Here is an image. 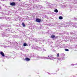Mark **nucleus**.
I'll return each instance as SVG.
<instances>
[{"mask_svg": "<svg viewBox=\"0 0 77 77\" xmlns=\"http://www.w3.org/2000/svg\"><path fill=\"white\" fill-rule=\"evenodd\" d=\"M11 29H5V32H9V31H11Z\"/></svg>", "mask_w": 77, "mask_h": 77, "instance_id": "4468645a", "label": "nucleus"}, {"mask_svg": "<svg viewBox=\"0 0 77 77\" xmlns=\"http://www.w3.org/2000/svg\"><path fill=\"white\" fill-rule=\"evenodd\" d=\"M51 38H55L56 37V36L54 35H52L51 36Z\"/></svg>", "mask_w": 77, "mask_h": 77, "instance_id": "2eb2a0df", "label": "nucleus"}, {"mask_svg": "<svg viewBox=\"0 0 77 77\" xmlns=\"http://www.w3.org/2000/svg\"><path fill=\"white\" fill-rule=\"evenodd\" d=\"M58 10H57V9H56L54 11V12H56V13H57V12H58Z\"/></svg>", "mask_w": 77, "mask_h": 77, "instance_id": "f3484780", "label": "nucleus"}, {"mask_svg": "<svg viewBox=\"0 0 77 77\" xmlns=\"http://www.w3.org/2000/svg\"><path fill=\"white\" fill-rule=\"evenodd\" d=\"M57 57H59V54H57Z\"/></svg>", "mask_w": 77, "mask_h": 77, "instance_id": "4be33fe9", "label": "nucleus"}, {"mask_svg": "<svg viewBox=\"0 0 77 77\" xmlns=\"http://www.w3.org/2000/svg\"><path fill=\"white\" fill-rule=\"evenodd\" d=\"M19 1H20V0H19Z\"/></svg>", "mask_w": 77, "mask_h": 77, "instance_id": "2f4dec72", "label": "nucleus"}, {"mask_svg": "<svg viewBox=\"0 0 77 77\" xmlns=\"http://www.w3.org/2000/svg\"><path fill=\"white\" fill-rule=\"evenodd\" d=\"M67 26H68V27H69L70 28L72 26H73V27H75V28H77V27L75 25L74 23H68L67 24Z\"/></svg>", "mask_w": 77, "mask_h": 77, "instance_id": "f03ea898", "label": "nucleus"}, {"mask_svg": "<svg viewBox=\"0 0 77 77\" xmlns=\"http://www.w3.org/2000/svg\"><path fill=\"white\" fill-rule=\"evenodd\" d=\"M46 57H38V59H45V58Z\"/></svg>", "mask_w": 77, "mask_h": 77, "instance_id": "6e6552de", "label": "nucleus"}, {"mask_svg": "<svg viewBox=\"0 0 77 77\" xmlns=\"http://www.w3.org/2000/svg\"><path fill=\"white\" fill-rule=\"evenodd\" d=\"M49 74H50V73H49Z\"/></svg>", "mask_w": 77, "mask_h": 77, "instance_id": "473e14b6", "label": "nucleus"}, {"mask_svg": "<svg viewBox=\"0 0 77 77\" xmlns=\"http://www.w3.org/2000/svg\"><path fill=\"white\" fill-rule=\"evenodd\" d=\"M38 47L37 46H33L32 47V49H34L35 50H37Z\"/></svg>", "mask_w": 77, "mask_h": 77, "instance_id": "9b49d317", "label": "nucleus"}, {"mask_svg": "<svg viewBox=\"0 0 77 77\" xmlns=\"http://www.w3.org/2000/svg\"><path fill=\"white\" fill-rule=\"evenodd\" d=\"M66 34L67 35H69V33L67 32V33H66Z\"/></svg>", "mask_w": 77, "mask_h": 77, "instance_id": "b1692460", "label": "nucleus"}, {"mask_svg": "<svg viewBox=\"0 0 77 77\" xmlns=\"http://www.w3.org/2000/svg\"><path fill=\"white\" fill-rule=\"evenodd\" d=\"M6 29V27H5V26H1L0 27V29Z\"/></svg>", "mask_w": 77, "mask_h": 77, "instance_id": "423d86ee", "label": "nucleus"}, {"mask_svg": "<svg viewBox=\"0 0 77 77\" xmlns=\"http://www.w3.org/2000/svg\"><path fill=\"white\" fill-rule=\"evenodd\" d=\"M48 57H45V59H51V60H53L54 59L52 57L53 56L51 55L49 56H48Z\"/></svg>", "mask_w": 77, "mask_h": 77, "instance_id": "7ed1b4c3", "label": "nucleus"}, {"mask_svg": "<svg viewBox=\"0 0 77 77\" xmlns=\"http://www.w3.org/2000/svg\"><path fill=\"white\" fill-rule=\"evenodd\" d=\"M59 19H60V20H62V19H63V17L61 16H60L59 17Z\"/></svg>", "mask_w": 77, "mask_h": 77, "instance_id": "aec40b11", "label": "nucleus"}, {"mask_svg": "<svg viewBox=\"0 0 77 77\" xmlns=\"http://www.w3.org/2000/svg\"><path fill=\"white\" fill-rule=\"evenodd\" d=\"M40 48L38 47H37V50H38V51H41V48Z\"/></svg>", "mask_w": 77, "mask_h": 77, "instance_id": "ddd939ff", "label": "nucleus"}, {"mask_svg": "<svg viewBox=\"0 0 77 77\" xmlns=\"http://www.w3.org/2000/svg\"><path fill=\"white\" fill-rule=\"evenodd\" d=\"M74 65V64H72V65Z\"/></svg>", "mask_w": 77, "mask_h": 77, "instance_id": "cd10ccee", "label": "nucleus"}, {"mask_svg": "<svg viewBox=\"0 0 77 77\" xmlns=\"http://www.w3.org/2000/svg\"><path fill=\"white\" fill-rule=\"evenodd\" d=\"M10 5L11 6H15L16 5V3L14 2L10 3Z\"/></svg>", "mask_w": 77, "mask_h": 77, "instance_id": "39448f33", "label": "nucleus"}, {"mask_svg": "<svg viewBox=\"0 0 77 77\" xmlns=\"http://www.w3.org/2000/svg\"><path fill=\"white\" fill-rule=\"evenodd\" d=\"M7 27H8L9 26H6Z\"/></svg>", "mask_w": 77, "mask_h": 77, "instance_id": "c85d7f7f", "label": "nucleus"}, {"mask_svg": "<svg viewBox=\"0 0 77 77\" xmlns=\"http://www.w3.org/2000/svg\"><path fill=\"white\" fill-rule=\"evenodd\" d=\"M32 0V1H34V0Z\"/></svg>", "mask_w": 77, "mask_h": 77, "instance_id": "7c9ffc66", "label": "nucleus"}, {"mask_svg": "<svg viewBox=\"0 0 77 77\" xmlns=\"http://www.w3.org/2000/svg\"><path fill=\"white\" fill-rule=\"evenodd\" d=\"M0 9H1V10L2 9V7L1 6H0Z\"/></svg>", "mask_w": 77, "mask_h": 77, "instance_id": "5701e85b", "label": "nucleus"}, {"mask_svg": "<svg viewBox=\"0 0 77 77\" xmlns=\"http://www.w3.org/2000/svg\"><path fill=\"white\" fill-rule=\"evenodd\" d=\"M22 26H23V27H25L26 25H25V24H24V22L22 23Z\"/></svg>", "mask_w": 77, "mask_h": 77, "instance_id": "6ab92c4d", "label": "nucleus"}, {"mask_svg": "<svg viewBox=\"0 0 77 77\" xmlns=\"http://www.w3.org/2000/svg\"><path fill=\"white\" fill-rule=\"evenodd\" d=\"M2 35H3V36H6V37H8V36H9L8 34L6 33V32L5 33L4 32H2Z\"/></svg>", "mask_w": 77, "mask_h": 77, "instance_id": "20e7f679", "label": "nucleus"}, {"mask_svg": "<svg viewBox=\"0 0 77 77\" xmlns=\"http://www.w3.org/2000/svg\"><path fill=\"white\" fill-rule=\"evenodd\" d=\"M35 0H34V1H33V2H35Z\"/></svg>", "mask_w": 77, "mask_h": 77, "instance_id": "a878e982", "label": "nucleus"}, {"mask_svg": "<svg viewBox=\"0 0 77 77\" xmlns=\"http://www.w3.org/2000/svg\"><path fill=\"white\" fill-rule=\"evenodd\" d=\"M35 8H42V6L37 5L35 6Z\"/></svg>", "mask_w": 77, "mask_h": 77, "instance_id": "9d476101", "label": "nucleus"}, {"mask_svg": "<svg viewBox=\"0 0 77 77\" xmlns=\"http://www.w3.org/2000/svg\"><path fill=\"white\" fill-rule=\"evenodd\" d=\"M66 27V26H65V27Z\"/></svg>", "mask_w": 77, "mask_h": 77, "instance_id": "c756f323", "label": "nucleus"}, {"mask_svg": "<svg viewBox=\"0 0 77 77\" xmlns=\"http://www.w3.org/2000/svg\"><path fill=\"white\" fill-rule=\"evenodd\" d=\"M60 61L61 60L60 59H58Z\"/></svg>", "mask_w": 77, "mask_h": 77, "instance_id": "393cba45", "label": "nucleus"}, {"mask_svg": "<svg viewBox=\"0 0 77 77\" xmlns=\"http://www.w3.org/2000/svg\"><path fill=\"white\" fill-rule=\"evenodd\" d=\"M23 46L24 47H26V46H27V44L26 43H24L23 44Z\"/></svg>", "mask_w": 77, "mask_h": 77, "instance_id": "a211bd4d", "label": "nucleus"}, {"mask_svg": "<svg viewBox=\"0 0 77 77\" xmlns=\"http://www.w3.org/2000/svg\"><path fill=\"white\" fill-rule=\"evenodd\" d=\"M0 54L2 55L3 57H5V55L4 53L2 51L0 52Z\"/></svg>", "mask_w": 77, "mask_h": 77, "instance_id": "1a4fd4ad", "label": "nucleus"}, {"mask_svg": "<svg viewBox=\"0 0 77 77\" xmlns=\"http://www.w3.org/2000/svg\"><path fill=\"white\" fill-rule=\"evenodd\" d=\"M46 5L48 6L46 7V8H51L53 7V6H54V5L53 4H50L48 2H46Z\"/></svg>", "mask_w": 77, "mask_h": 77, "instance_id": "f257e3e1", "label": "nucleus"}, {"mask_svg": "<svg viewBox=\"0 0 77 77\" xmlns=\"http://www.w3.org/2000/svg\"><path fill=\"white\" fill-rule=\"evenodd\" d=\"M30 60V59L28 58H26L25 59V60H26V61H29Z\"/></svg>", "mask_w": 77, "mask_h": 77, "instance_id": "f8f14e48", "label": "nucleus"}, {"mask_svg": "<svg viewBox=\"0 0 77 77\" xmlns=\"http://www.w3.org/2000/svg\"><path fill=\"white\" fill-rule=\"evenodd\" d=\"M36 21L37 23H39L41 21V20L37 18L36 19Z\"/></svg>", "mask_w": 77, "mask_h": 77, "instance_id": "0eeeda50", "label": "nucleus"}, {"mask_svg": "<svg viewBox=\"0 0 77 77\" xmlns=\"http://www.w3.org/2000/svg\"><path fill=\"white\" fill-rule=\"evenodd\" d=\"M42 47H44V45H42Z\"/></svg>", "mask_w": 77, "mask_h": 77, "instance_id": "bb28decb", "label": "nucleus"}, {"mask_svg": "<svg viewBox=\"0 0 77 77\" xmlns=\"http://www.w3.org/2000/svg\"><path fill=\"white\" fill-rule=\"evenodd\" d=\"M41 51H45V50L44 48H41Z\"/></svg>", "mask_w": 77, "mask_h": 77, "instance_id": "dca6fc26", "label": "nucleus"}, {"mask_svg": "<svg viewBox=\"0 0 77 77\" xmlns=\"http://www.w3.org/2000/svg\"><path fill=\"white\" fill-rule=\"evenodd\" d=\"M65 50L66 51H69V50L68 49H65Z\"/></svg>", "mask_w": 77, "mask_h": 77, "instance_id": "412c9836", "label": "nucleus"}]
</instances>
